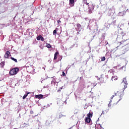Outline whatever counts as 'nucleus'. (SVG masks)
I'll return each instance as SVG.
<instances>
[{
  "label": "nucleus",
  "mask_w": 129,
  "mask_h": 129,
  "mask_svg": "<svg viewBox=\"0 0 129 129\" xmlns=\"http://www.w3.org/2000/svg\"><path fill=\"white\" fill-rule=\"evenodd\" d=\"M114 96H116L117 98H119L118 101H120V100H121L122 96H123V92H120L119 91L117 92L114 95L111 96V99H113Z\"/></svg>",
  "instance_id": "obj_1"
},
{
  "label": "nucleus",
  "mask_w": 129,
  "mask_h": 129,
  "mask_svg": "<svg viewBox=\"0 0 129 129\" xmlns=\"http://www.w3.org/2000/svg\"><path fill=\"white\" fill-rule=\"evenodd\" d=\"M20 71V69L18 68H14L11 70L9 72V74L11 76H13V75H16V74H18V73Z\"/></svg>",
  "instance_id": "obj_2"
},
{
  "label": "nucleus",
  "mask_w": 129,
  "mask_h": 129,
  "mask_svg": "<svg viewBox=\"0 0 129 129\" xmlns=\"http://www.w3.org/2000/svg\"><path fill=\"white\" fill-rule=\"evenodd\" d=\"M122 83H124V89H125V88L127 87V82L126 81V78H123Z\"/></svg>",
  "instance_id": "obj_3"
},
{
  "label": "nucleus",
  "mask_w": 129,
  "mask_h": 129,
  "mask_svg": "<svg viewBox=\"0 0 129 129\" xmlns=\"http://www.w3.org/2000/svg\"><path fill=\"white\" fill-rule=\"evenodd\" d=\"M119 45H122V47H124L126 45H127V40L125 41H122L120 43H119Z\"/></svg>",
  "instance_id": "obj_4"
},
{
  "label": "nucleus",
  "mask_w": 129,
  "mask_h": 129,
  "mask_svg": "<svg viewBox=\"0 0 129 129\" xmlns=\"http://www.w3.org/2000/svg\"><path fill=\"white\" fill-rule=\"evenodd\" d=\"M10 54H11L10 51H7L6 52V53H5V55H4L5 58H6V59L9 58V56H10Z\"/></svg>",
  "instance_id": "obj_5"
},
{
  "label": "nucleus",
  "mask_w": 129,
  "mask_h": 129,
  "mask_svg": "<svg viewBox=\"0 0 129 129\" xmlns=\"http://www.w3.org/2000/svg\"><path fill=\"white\" fill-rule=\"evenodd\" d=\"M85 122H87V123H90V121H91V118L89 117H86L85 120Z\"/></svg>",
  "instance_id": "obj_6"
},
{
  "label": "nucleus",
  "mask_w": 129,
  "mask_h": 129,
  "mask_svg": "<svg viewBox=\"0 0 129 129\" xmlns=\"http://www.w3.org/2000/svg\"><path fill=\"white\" fill-rule=\"evenodd\" d=\"M70 5L71 7H74V0H70Z\"/></svg>",
  "instance_id": "obj_7"
},
{
  "label": "nucleus",
  "mask_w": 129,
  "mask_h": 129,
  "mask_svg": "<svg viewBox=\"0 0 129 129\" xmlns=\"http://www.w3.org/2000/svg\"><path fill=\"white\" fill-rule=\"evenodd\" d=\"M43 97V95H35V98H38V99H41Z\"/></svg>",
  "instance_id": "obj_8"
},
{
  "label": "nucleus",
  "mask_w": 129,
  "mask_h": 129,
  "mask_svg": "<svg viewBox=\"0 0 129 129\" xmlns=\"http://www.w3.org/2000/svg\"><path fill=\"white\" fill-rule=\"evenodd\" d=\"M111 80H112V81H114L115 80H117V76H112Z\"/></svg>",
  "instance_id": "obj_9"
},
{
  "label": "nucleus",
  "mask_w": 129,
  "mask_h": 129,
  "mask_svg": "<svg viewBox=\"0 0 129 129\" xmlns=\"http://www.w3.org/2000/svg\"><path fill=\"white\" fill-rule=\"evenodd\" d=\"M58 55H59V52H56L54 53V60H56Z\"/></svg>",
  "instance_id": "obj_10"
},
{
  "label": "nucleus",
  "mask_w": 129,
  "mask_h": 129,
  "mask_svg": "<svg viewBox=\"0 0 129 129\" xmlns=\"http://www.w3.org/2000/svg\"><path fill=\"white\" fill-rule=\"evenodd\" d=\"M93 113L92 112H89L87 114V117H89V118H91V117H92Z\"/></svg>",
  "instance_id": "obj_11"
},
{
  "label": "nucleus",
  "mask_w": 129,
  "mask_h": 129,
  "mask_svg": "<svg viewBox=\"0 0 129 129\" xmlns=\"http://www.w3.org/2000/svg\"><path fill=\"white\" fill-rule=\"evenodd\" d=\"M108 112V109L104 110L102 111V113L101 114V115H102V114H106V113H107Z\"/></svg>",
  "instance_id": "obj_12"
},
{
  "label": "nucleus",
  "mask_w": 129,
  "mask_h": 129,
  "mask_svg": "<svg viewBox=\"0 0 129 129\" xmlns=\"http://www.w3.org/2000/svg\"><path fill=\"white\" fill-rule=\"evenodd\" d=\"M89 14L92 13V10H94V7H92V8L89 7Z\"/></svg>",
  "instance_id": "obj_13"
},
{
  "label": "nucleus",
  "mask_w": 129,
  "mask_h": 129,
  "mask_svg": "<svg viewBox=\"0 0 129 129\" xmlns=\"http://www.w3.org/2000/svg\"><path fill=\"white\" fill-rule=\"evenodd\" d=\"M46 47H47V48H48L49 49H50V48L52 47V46L50 45V44H49V43H46Z\"/></svg>",
  "instance_id": "obj_14"
},
{
  "label": "nucleus",
  "mask_w": 129,
  "mask_h": 129,
  "mask_svg": "<svg viewBox=\"0 0 129 129\" xmlns=\"http://www.w3.org/2000/svg\"><path fill=\"white\" fill-rule=\"evenodd\" d=\"M29 94H30L29 92L27 93V94H25L23 97V99H25L26 97H27Z\"/></svg>",
  "instance_id": "obj_15"
},
{
  "label": "nucleus",
  "mask_w": 129,
  "mask_h": 129,
  "mask_svg": "<svg viewBox=\"0 0 129 129\" xmlns=\"http://www.w3.org/2000/svg\"><path fill=\"white\" fill-rule=\"evenodd\" d=\"M0 64L1 66V68H4V67L5 66V61L1 62Z\"/></svg>",
  "instance_id": "obj_16"
},
{
  "label": "nucleus",
  "mask_w": 129,
  "mask_h": 129,
  "mask_svg": "<svg viewBox=\"0 0 129 129\" xmlns=\"http://www.w3.org/2000/svg\"><path fill=\"white\" fill-rule=\"evenodd\" d=\"M42 38V35H39L37 37L36 39L37 41H40L41 40V38Z\"/></svg>",
  "instance_id": "obj_17"
},
{
  "label": "nucleus",
  "mask_w": 129,
  "mask_h": 129,
  "mask_svg": "<svg viewBox=\"0 0 129 129\" xmlns=\"http://www.w3.org/2000/svg\"><path fill=\"white\" fill-rule=\"evenodd\" d=\"M112 12V9H109L108 14H109V15H111L112 14H113V12Z\"/></svg>",
  "instance_id": "obj_18"
},
{
  "label": "nucleus",
  "mask_w": 129,
  "mask_h": 129,
  "mask_svg": "<svg viewBox=\"0 0 129 129\" xmlns=\"http://www.w3.org/2000/svg\"><path fill=\"white\" fill-rule=\"evenodd\" d=\"M11 60H13V61H14V62H16V63H18V60L14 57H11Z\"/></svg>",
  "instance_id": "obj_19"
},
{
  "label": "nucleus",
  "mask_w": 129,
  "mask_h": 129,
  "mask_svg": "<svg viewBox=\"0 0 129 129\" xmlns=\"http://www.w3.org/2000/svg\"><path fill=\"white\" fill-rule=\"evenodd\" d=\"M63 116H66L65 115L62 114H60L59 115V117L58 118L60 119L61 118V117H63Z\"/></svg>",
  "instance_id": "obj_20"
},
{
  "label": "nucleus",
  "mask_w": 129,
  "mask_h": 129,
  "mask_svg": "<svg viewBox=\"0 0 129 129\" xmlns=\"http://www.w3.org/2000/svg\"><path fill=\"white\" fill-rule=\"evenodd\" d=\"M77 28H82L81 25H80V24L79 23L77 24Z\"/></svg>",
  "instance_id": "obj_21"
},
{
  "label": "nucleus",
  "mask_w": 129,
  "mask_h": 129,
  "mask_svg": "<svg viewBox=\"0 0 129 129\" xmlns=\"http://www.w3.org/2000/svg\"><path fill=\"white\" fill-rule=\"evenodd\" d=\"M57 30V28H56V29L53 31V35H55V34H57V30Z\"/></svg>",
  "instance_id": "obj_22"
},
{
  "label": "nucleus",
  "mask_w": 129,
  "mask_h": 129,
  "mask_svg": "<svg viewBox=\"0 0 129 129\" xmlns=\"http://www.w3.org/2000/svg\"><path fill=\"white\" fill-rule=\"evenodd\" d=\"M101 61H105V57L103 56L101 57Z\"/></svg>",
  "instance_id": "obj_23"
},
{
  "label": "nucleus",
  "mask_w": 129,
  "mask_h": 129,
  "mask_svg": "<svg viewBox=\"0 0 129 129\" xmlns=\"http://www.w3.org/2000/svg\"><path fill=\"white\" fill-rule=\"evenodd\" d=\"M114 72V71L113 70H110L109 71V73H113Z\"/></svg>",
  "instance_id": "obj_24"
},
{
  "label": "nucleus",
  "mask_w": 129,
  "mask_h": 129,
  "mask_svg": "<svg viewBox=\"0 0 129 129\" xmlns=\"http://www.w3.org/2000/svg\"><path fill=\"white\" fill-rule=\"evenodd\" d=\"M41 41H45V39H44V37H43L42 36H41Z\"/></svg>",
  "instance_id": "obj_25"
},
{
  "label": "nucleus",
  "mask_w": 129,
  "mask_h": 129,
  "mask_svg": "<svg viewBox=\"0 0 129 129\" xmlns=\"http://www.w3.org/2000/svg\"><path fill=\"white\" fill-rule=\"evenodd\" d=\"M62 76H65L66 74L64 72H62Z\"/></svg>",
  "instance_id": "obj_26"
},
{
  "label": "nucleus",
  "mask_w": 129,
  "mask_h": 129,
  "mask_svg": "<svg viewBox=\"0 0 129 129\" xmlns=\"http://www.w3.org/2000/svg\"><path fill=\"white\" fill-rule=\"evenodd\" d=\"M57 22L58 24H59V23H61V21L60 20H57Z\"/></svg>",
  "instance_id": "obj_27"
},
{
  "label": "nucleus",
  "mask_w": 129,
  "mask_h": 129,
  "mask_svg": "<svg viewBox=\"0 0 129 129\" xmlns=\"http://www.w3.org/2000/svg\"><path fill=\"white\" fill-rule=\"evenodd\" d=\"M86 4L87 6H89V3L86 2Z\"/></svg>",
  "instance_id": "obj_28"
},
{
  "label": "nucleus",
  "mask_w": 129,
  "mask_h": 129,
  "mask_svg": "<svg viewBox=\"0 0 129 129\" xmlns=\"http://www.w3.org/2000/svg\"><path fill=\"white\" fill-rule=\"evenodd\" d=\"M111 105L110 104V103H109V104H108V106L109 107V106H110Z\"/></svg>",
  "instance_id": "obj_29"
},
{
  "label": "nucleus",
  "mask_w": 129,
  "mask_h": 129,
  "mask_svg": "<svg viewBox=\"0 0 129 129\" xmlns=\"http://www.w3.org/2000/svg\"><path fill=\"white\" fill-rule=\"evenodd\" d=\"M120 14H121V13H119V14L120 15Z\"/></svg>",
  "instance_id": "obj_30"
},
{
  "label": "nucleus",
  "mask_w": 129,
  "mask_h": 129,
  "mask_svg": "<svg viewBox=\"0 0 129 129\" xmlns=\"http://www.w3.org/2000/svg\"><path fill=\"white\" fill-rule=\"evenodd\" d=\"M61 101H59V102H60Z\"/></svg>",
  "instance_id": "obj_31"
},
{
  "label": "nucleus",
  "mask_w": 129,
  "mask_h": 129,
  "mask_svg": "<svg viewBox=\"0 0 129 129\" xmlns=\"http://www.w3.org/2000/svg\"><path fill=\"white\" fill-rule=\"evenodd\" d=\"M128 26H129V23H128Z\"/></svg>",
  "instance_id": "obj_32"
},
{
  "label": "nucleus",
  "mask_w": 129,
  "mask_h": 129,
  "mask_svg": "<svg viewBox=\"0 0 129 129\" xmlns=\"http://www.w3.org/2000/svg\"><path fill=\"white\" fill-rule=\"evenodd\" d=\"M85 1H86H86H87V0H85Z\"/></svg>",
  "instance_id": "obj_33"
}]
</instances>
